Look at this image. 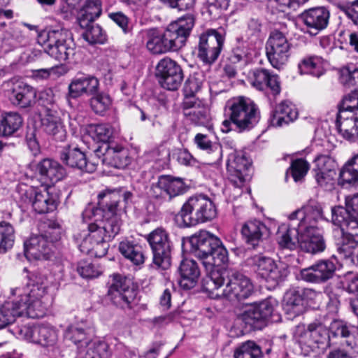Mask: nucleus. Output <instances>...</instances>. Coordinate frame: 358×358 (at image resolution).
Segmentation results:
<instances>
[{"instance_id":"35","label":"nucleus","mask_w":358,"mask_h":358,"mask_svg":"<svg viewBox=\"0 0 358 358\" xmlns=\"http://www.w3.org/2000/svg\"><path fill=\"white\" fill-rule=\"evenodd\" d=\"M300 74H309L319 78L324 73V59L317 55H308L303 57L298 64Z\"/></svg>"},{"instance_id":"61","label":"nucleus","mask_w":358,"mask_h":358,"mask_svg":"<svg viewBox=\"0 0 358 358\" xmlns=\"http://www.w3.org/2000/svg\"><path fill=\"white\" fill-rule=\"evenodd\" d=\"M308 169L309 164L306 161L302 159H296L287 170L286 177L290 175L295 182L300 181L306 175Z\"/></svg>"},{"instance_id":"44","label":"nucleus","mask_w":358,"mask_h":358,"mask_svg":"<svg viewBox=\"0 0 358 358\" xmlns=\"http://www.w3.org/2000/svg\"><path fill=\"white\" fill-rule=\"evenodd\" d=\"M162 177L163 178L162 185L165 187L169 200L183 194L187 191L188 186L186 185L182 178L169 175H163Z\"/></svg>"},{"instance_id":"41","label":"nucleus","mask_w":358,"mask_h":358,"mask_svg":"<svg viewBox=\"0 0 358 358\" xmlns=\"http://www.w3.org/2000/svg\"><path fill=\"white\" fill-rule=\"evenodd\" d=\"M161 36L164 53L177 51L185 44L181 36H180V34L170 24L164 31H161Z\"/></svg>"},{"instance_id":"13","label":"nucleus","mask_w":358,"mask_h":358,"mask_svg":"<svg viewBox=\"0 0 358 358\" xmlns=\"http://www.w3.org/2000/svg\"><path fill=\"white\" fill-rule=\"evenodd\" d=\"M116 189H105L98 194V206L88 204L83 212V221H99L104 213H115L118 210L119 197Z\"/></svg>"},{"instance_id":"22","label":"nucleus","mask_w":358,"mask_h":358,"mask_svg":"<svg viewBox=\"0 0 358 358\" xmlns=\"http://www.w3.org/2000/svg\"><path fill=\"white\" fill-rule=\"evenodd\" d=\"M36 174L43 185L50 186L62 180L66 171L58 162L46 158L36 164Z\"/></svg>"},{"instance_id":"12","label":"nucleus","mask_w":358,"mask_h":358,"mask_svg":"<svg viewBox=\"0 0 358 358\" xmlns=\"http://www.w3.org/2000/svg\"><path fill=\"white\" fill-rule=\"evenodd\" d=\"M59 234L53 229L45 231L44 235L31 236L24 241V255L29 261L45 260L50 258L52 243L59 239Z\"/></svg>"},{"instance_id":"9","label":"nucleus","mask_w":358,"mask_h":358,"mask_svg":"<svg viewBox=\"0 0 358 358\" xmlns=\"http://www.w3.org/2000/svg\"><path fill=\"white\" fill-rule=\"evenodd\" d=\"M148 241L152 252V268L165 271L171 265L173 245L168 232L162 228H157L148 236Z\"/></svg>"},{"instance_id":"19","label":"nucleus","mask_w":358,"mask_h":358,"mask_svg":"<svg viewBox=\"0 0 358 358\" xmlns=\"http://www.w3.org/2000/svg\"><path fill=\"white\" fill-rule=\"evenodd\" d=\"M275 301L268 299L258 304L251 305L245 308L239 318L246 325L253 329H262V322L273 313Z\"/></svg>"},{"instance_id":"48","label":"nucleus","mask_w":358,"mask_h":358,"mask_svg":"<svg viewBox=\"0 0 358 358\" xmlns=\"http://www.w3.org/2000/svg\"><path fill=\"white\" fill-rule=\"evenodd\" d=\"M340 178L343 182L348 184L358 181V153L344 165L340 172Z\"/></svg>"},{"instance_id":"23","label":"nucleus","mask_w":358,"mask_h":358,"mask_svg":"<svg viewBox=\"0 0 358 358\" xmlns=\"http://www.w3.org/2000/svg\"><path fill=\"white\" fill-rule=\"evenodd\" d=\"M329 12L324 7H316L306 10L301 14V19L307 27V32L315 36L327 27Z\"/></svg>"},{"instance_id":"34","label":"nucleus","mask_w":358,"mask_h":358,"mask_svg":"<svg viewBox=\"0 0 358 358\" xmlns=\"http://www.w3.org/2000/svg\"><path fill=\"white\" fill-rule=\"evenodd\" d=\"M332 222L334 224L338 226L342 232L345 230L353 229L358 225L356 217L353 216V212L351 209L342 206L334 207L331 209Z\"/></svg>"},{"instance_id":"6","label":"nucleus","mask_w":358,"mask_h":358,"mask_svg":"<svg viewBox=\"0 0 358 358\" xmlns=\"http://www.w3.org/2000/svg\"><path fill=\"white\" fill-rule=\"evenodd\" d=\"M68 30L48 29L41 31L38 35V43L43 50L51 57L59 62L66 61L70 56L74 55L72 43L69 41Z\"/></svg>"},{"instance_id":"32","label":"nucleus","mask_w":358,"mask_h":358,"mask_svg":"<svg viewBox=\"0 0 358 358\" xmlns=\"http://www.w3.org/2000/svg\"><path fill=\"white\" fill-rule=\"evenodd\" d=\"M93 328L85 322L71 325L66 331L65 337L71 341L78 348L87 346L91 340L90 336L93 334Z\"/></svg>"},{"instance_id":"29","label":"nucleus","mask_w":358,"mask_h":358,"mask_svg":"<svg viewBox=\"0 0 358 358\" xmlns=\"http://www.w3.org/2000/svg\"><path fill=\"white\" fill-rule=\"evenodd\" d=\"M36 90L31 86L19 83L12 90L10 101L12 103L21 108L32 107L35 103Z\"/></svg>"},{"instance_id":"47","label":"nucleus","mask_w":358,"mask_h":358,"mask_svg":"<svg viewBox=\"0 0 358 358\" xmlns=\"http://www.w3.org/2000/svg\"><path fill=\"white\" fill-rule=\"evenodd\" d=\"M229 6V0H204L202 10L210 18L217 19L227 10Z\"/></svg>"},{"instance_id":"2","label":"nucleus","mask_w":358,"mask_h":358,"mask_svg":"<svg viewBox=\"0 0 358 358\" xmlns=\"http://www.w3.org/2000/svg\"><path fill=\"white\" fill-rule=\"evenodd\" d=\"M225 281L222 295L230 301L247 299L254 291L253 284L248 277L237 271L222 268L208 273L203 280V287L206 291L213 292L220 288Z\"/></svg>"},{"instance_id":"56","label":"nucleus","mask_w":358,"mask_h":358,"mask_svg":"<svg viewBox=\"0 0 358 358\" xmlns=\"http://www.w3.org/2000/svg\"><path fill=\"white\" fill-rule=\"evenodd\" d=\"M23 41V36L20 29L17 27H12L7 29L2 36L3 46H7L10 49L19 46Z\"/></svg>"},{"instance_id":"62","label":"nucleus","mask_w":358,"mask_h":358,"mask_svg":"<svg viewBox=\"0 0 358 358\" xmlns=\"http://www.w3.org/2000/svg\"><path fill=\"white\" fill-rule=\"evenodd\" d=\"M108 17L121 29L124 34H132L133 25L130 19L122 12L109 13Z\"/></svg>"},{"instance_id":"30","label":"nucleus","mask_w":358,"mask_h":358,"mask_svg":"<svg viewBox=\"0 0 358 358\" xmlns=\"http://www.w3.org/2000/svg\"><path fill=\"white\" fill-rule=\"evenodd\" d=\"M180 279L179 284L185 289H190L196 286L200 277V270L197 263L192 259H185L179 266Z\"/></svg>"},{"instance_id":"27","label":"nucleus","mask_w":358,"mask_h":358,"mask_svg":"<svg viewBox=\"0 0 358 358\" xmlns=\"http://www.w3.org/2000/svg\"><path fill=\"white\" fill-rule=\"evenodd\" d=\"M299 245L301 250L309 252L316 253L322 252L325 248V243L322 236L317 229H310L303 227L299 229Z\"/></svg>"},{"instance_id":"50","label":"nucleus","mask_w":358,"mask_h":358,"mask_svg":"<svg viewBox=\"0 0 358 358\" xmlns=\"http://www.w3.org/2000/svg\"><path fill=\"white\" fill-rule=\"evenodd\" d=\"M262 355L261 348L252 341L241 343L236 348L234 354V358H259Z\"/></svg>"},{"instance_id":"7","label":"nucleus","mask_w":358,"mask_h":358,"mask_svg":"<svg viewBox=\"0 0 358 358\" xmlns=\"http://www.w3.org/2000/svg\"><path fill=\"white\" fill-rule=\"evenodd\" d=\"M339 134L350 141L358 140V92L345 96L339 106L336 120Z\"/></svg>"},{"instance_id":"40","label":"nucleus","mask_w":358,"mask_h":358,"mask_svg":"<svg viewBox=\"0 0 358 358\" xmlns=\"http://www.w3.org/2000/svg\"><path fill=\"white\" fill-rule=\"evenodd\" d=\"M331 332L335 336L346 338V344L352 349L358 352V329H350L349 327L340 322H335L331 327Z\"/></svg>"},{"instance_id":"53","label":"nucleus","mask_w":358,"mask_h":358,"mask_svg":"<svg viewBox=\"0 0 358 358\" xmlns=\"http://www.w3.org/2000/svg\"><path fill=\"white\" fill-rule=\"evenodd\" d=\"M229 60L231 63L238 64L239 67H244L249 63L248 48L242 41L238 39V44L233 48Z\"/></svg>"},{"instance_id":"57","label":"nucleus","mask_w":358,"mask_h":358,"mask_svg":"<svg viewBox=\"0 0 358 358\" xmlns=\"http://www.w3.org/2000/svg\"><path fill=\"white\" fill-rule=\"evenodd\" d=\"M93 137L102 143H108L113 138L114 128L109 124L101 123L91 126Z\"/></svg>"},{"instance_id":"31","label":"nucleus","mask_w":358,"mask_h":358,"mask_svg":"<svg viewBox=\"0 0 358 358\" xmlns=\"http://www.w3.org/2000/svg\"><path fill=\"white\" fill-rule=\"evenodd\" d=\"M297 117L295 106L290 102L282 101L276 106L271 117V124L273 127H281L293 122Z\"/></svg>"},{"instance_id":"1","label":"nucleus","mask_w":358,"mask_h":358,"mask_svg":"<svg viewBox=\"0 0 358 358\" xmlns=\"http://www.w3.org/2000/svg\"><path fill=\"white\" fill-rule=\"evenodd\" d=\"M27 278L24 287L10 289V294L18 298L0 306V329L13 324L18 317L38 318L45 315L41 299L46 292V278L38 272H32Z\"/></svg>"},{"instance_id":"54","label":"nucleus","mask_w":358,"mask_h":358,"mask_svg":"<svg viewBox=\"0 0 358 358\" xmlns=\"http://www.w3.org/2000/svg\"><path fill=\"white\" fill-rule=\"evenodd\" d=\"M36 332L39 334L38 344L43 346L53 345L57 340V331L49 324H40Z\"/></svg>"},{"instance_id":"59","label":"nucleus","mask_w":358,"mask_h":358,"mask_svg":"<svg viewBox=\"0 0 358 358\" xmlns=\"http://www.w3.org/2000/svg\"><path fill=\"white\" fill-rule=\"evenodd\" d=\"M148 37L146 47L150 52L155 55L164 53L161 31L150 29L148 33Z\"/></svg>"},{"instance_id":"43","label":"nucleus","mask_w":358,"mask_h":358,"mask_svg":"<svg viewBox=\"0 0 358 358\" xmlns=\"http://www.w3.org/2000/svg\"><path fill=\"white\" fill-rule=\"evenodd\" d=\"M283 308L287 313L293 316L299 315L302 312L303 299L298 290L290 289L286 292L283 299Z\"/></svg>"},{"instance_id":"38","label":"nucleus","mask_w":358,"mask_h":358,"mask_svg":"<svg viewBox=\"0 0 358 358\" xmlns=\"http://www.w3.org/2000/svg\"><path fill=\"white\" fill-rule=\"evenodd\" d=\"M22 117L15 112L6 113L0 117V136H10L22 124Z\"/></svg>"},{"instance_id":"33","label":"nucleus","mask_w":358,"mask_h":358,"mask_svg":"<svg viewBox=\"0 0 358 358\" xmlns=\"http://www.w3.org/2000/svg\"><path fill=\"white\" fill-rule=\"evenodd\" d=\"M266 231L267 227L266 225L257 220L245 222L241 229L242 235L245 241L253 248L258 245Z\"/></svg>"},{"instance_id":"58","label":"nucleus","mask_w":358,"mask_h":358,"mask_svg":"<svg viewBox=\"0 0 358 358\" xmlns=\"http://www.w3.org/2000/svg\"><path fill=\"white\" fill-rule=\"evenodd\" d=\"M329 330L322 324L312 323L308 325L306 334L311 338L315 343H324L329 338Z\"/></svg>"},{"instance_id":"20","label":"nucleus","mask_w":358,"mask_h":358,"mask_svg":"<svg viewBox=\"0 0 358 358\" xmlns=\"http://www.w3.org/2000/svg\"><path fill=\"white\" fill-rule=\"evenodd\" d=\"M322 209L321 205L314 201L310 200L306 205L301 209H298L292 213L289 219L291 222H297L296 226L301 229L303 227H308L310 229H317L316 224L319 220L322 219Z\"/></svg>"},{"instance_id":"36","label":"nucleus","mask_w":358,"mask_h":358,"mask_svg":"<svg viewBox=\"0 0 358 358\" xmlns=\"http://www.w3.org/2000/svg\"><path fill=\"white\" fill-rule=\"evenodd\" d=\"M186 109H191L188 113L185 112V115L189 116V120L196 125H206L210 120V113L208 108L200 106L199 103L193 102L191 100H186L184 102Z\"/></svg>"},{"instance_id":"18","label":"nucleus","mask_w":358,"mask_h":358,"mask_svg":"<svg viewBox=\"0 0 358 358\" xmlns=\"http://www.w3.org/2000/svg\"><path fill=\"white\" fill-rule=\"evenodd\" d=\"M156 74L162 87L168 90H176L183 80V73L180 65L168 57L159 62Z\"/></svg>"},{"instance_id":"11","label":"nucleus","mask_w":358,"mask_h":358,"mask_svg":"<svg viewBox=\"0 0 358 358\" xmlns=\"http://www.w3.org/2000/svg\"><path fill=\"white\" fill-rule=\"evenodd\" d=\"M20 194L22 201L31 204L34 210L39 214L52 212L59 204L58 196L50 193L48 189L41 190L25 186L24 188L20 187Z\"/></svg>"},{"instance_id":"51","label":"nucleus","mask_w":358,"mask_h":358,"mask_svg":"<svg viewBox=\"0 0 358 358\" xmlns=\"http://www.w3.org/2000/svg\"><path fill=\"white\" fill-rule=\"evenodd\" d=\"M90 99L92 110L98 115H103L109 109L112 103L110 96L106 93L98 92Z\"/></svg>"},{"instance_id":"4","label":"nucleus","mask_w":358,"mask_h":358,"mask_svg":"<svg viewBox=\"0 0 358 358\" xmlns=\"http://www.w3.org/2000/svg\"><path fill=\"white\" fill-rule=\"evenodd\" d=\"M226 113L229 119L223 121L222 126L227 131L248 132L258 124L261 117L258 106L251 99L244 96L229 100Z\"/></svg>"},{"instance_id":"37","label":"nucleus","mask_w":358,"mask_h":358,"mask_svg":"<svg viewBox=\"0 0 358 358\" xmlns=\"http://www.w3.org/2000/svg\"><path fill=\"white\" fill-rule=\"evenodd\" d=\"M119 251L134 265L139 266L145 262V257L141 246L133 241L125 240L120 242Z\"/></svg>"},{"instance_id":"3","label":"nucleus","mask_w":358,"mask_h":358,"mask_svg":"<svg viewBox=\"0 0 358 358\" xmlns=\"http://www.w3.org/2000/svg\"><path fill=\"white\" fill-rule=\"evenodd\" d=\"M190 252L201 261L206 275L219 270L229 261L228 251L221 240L207 231H200L189 238Z\"/></svg>"},{"instance_id":"45","label":"nucleus","mask_w":358,"mask_h":358,"mask_svg":"<svg viewBox=\"0 0 358 358\" xmlns=\"http://www.w3.org/2000/svg\"><path fill=\"white\" fill-rule=\"evenodd\" d=\"M105 217L99 220V223L106 234V238L111 240L120 231L122 221L117 213H104Z\"/></svg>"},{"instance_id":"16","label":"nucleus","mask_w":358,"mask_h":358,"mask_svg":"<svg viewBox=\"0 0 358 358\" xmlns=\"http://www.w3.org/2000/svg\"><path fill=\"white\" fill-rule=\"evenodd\" d=\"M251 164L243 151L234 150L229 154L227 163L228 178L236 187H241L249 179Z\"/></svg>"},{"instance_id":"49","label":"nucleus","mask_w":358,"mask_h":358,"mask_svg":"<svg viewBox=\"0 0 358 358\" xmlns=\"http://www.w3.org/2000/svg\"><path fill=\"white\" fill-rule=\"evenodd\" d=\"M15 241L13 226L6 222H0V253H5L12 248Z\"/></svg>"},{"instance_id":"28","label":"nucleus","mask_w":358,"mask_h":358,"mask_svg":"<svg viewBox=\"0 0 358 358\" xmlns=\"http://www.w3.org/2000/svg\"><path fill=\"white\" fill-rule=\"evenodd\" d=\"M282 224L279 226L276 234L278 243L282 248L294 250L299 245V227H296V223Z\"/></svg>"},{"instance_id":"24","label":"nucleus","mask_w":358,"mask_h":358,"mask_svg":"<svg viewBox=\"0 0 358 358\" xmlns=\"http://www.w3.org/2000/svg\"><path fill=\"white\" fill-rule=\"evenodd\" d=\"M61 160L70 167L78 169L82 171L93 173L96 169L99 162H89L84 152L70 145L65 147L60 155Z\"/></svg>"},{"instance_id":"10","label":"nucleus","mask_w":358,"mask_h":358,"mask_svg":"<svg viewBox=\"0 0 358 358\" xmlns=\"http://www.w3.org/2000/svg\"><path fill=\"white\" fill-rule=\"evenodd\" d=\"M108 295L112 303L122 309L131 308L137 289L131 280L120 274L111 275Z\"/></svg>"},{"instance_id":"42","label":"nucleus","mask_w":358,"mask_h":358,"mask_svg":"<svg viewBox=\"0 0 358 358\" xmlns=\"http://www.w3.org/2000/svg\"><path fill=\"white\" fill-rule=\"evenodd\" d=\"M161 36L164 53L177 51L185 44L181 36H180V34L170 24L164 31H161Z\"/></svg>"},{"instance_id":"64","label":"nucleus","mask_w":358,"mask_h":358,"mask_svg":"<svg viewBox=\"0 0 358 358\" xmlns=\"http://www.w3.org/2000/svg\"><path fill=\"white\" fill-rule=\"evenodd\" d=\"M341 287L350 294L358 293V275L352 272L345 273L341 279Z\"/></svg>"},{"instance_id":"39","label":"nucleus","mask_w":358,"mask_h":358,"mask_svg":"<svg viewBox=\"0 0 358 358\" xmlns=\"http://www.w3.org/2000/svg\"><path fill=\"white\" fill-rule=\"evenodd\" d=\"M89 222L88 224V234L85 235L80 243V250L82 252H88L89 248L87 247L88 243L92 242H101L102 241L108 240L106 234L104 233L101 225L99 221H85Z\"/></svg>"},{"instance_id":"5","label":"nucleus","mask_w":358,"mask_h":358,"mask_svg":"<svg viewBox=\"0 0 358 358\" xmlns=\"http://www.w3.org/2000/svg\"><path fill=\"white\" fill-rule=\"evenodd\" d=\"M179 215L184 224L191 227L213 220L217 210L208 196L200 194L190 196L182 205Z\"/></svg>"},{"instance_id":"46","label":"nucleus","mask_w":358,"mask_h":358,"mask_svg":"<svg viewBox=\"0 0 358 358\" xmlns=\"http://www.w3.org/2000/svg\"><path fill=\"white\" fill-rule=\"evenodd\" d=\"M195 16L192 12H189L187 14L181 16L174 23L170 24L173 29L180 34V36L183 38L186 43L190 32L194 25Z\"/></svg>"},{"instance_id":"14","label":"nucleus","mask_w":358,"mask_h":358,"mask_svg":"<svg viewBox=\"0 0 358 358\" xmlns=\"http://www.w3.org/2000/svg\"><path fill=\"white\" fill-rule=\"evenodd\" d=\"M224 38L215 29H208L199 36L197 45V57L204 64L210 65L218 58Z\"/></svg>"},{"instance_id":"60","label":"nucleus","mask_w":358,"mask_h":358,"mask_svg":"<svg viewBox=\"0 0 358 358\" xmlns=\"http://www.w3.org/2000/svg\"><path fill=\"white\" fill-rule=\"evenodd\" d=\"M194 141L198 148L208 153L215 152L219 155L221 153L220 145L217 142H213L208 135L200 133L197 134L194 137Z\"/></svg>"},{"instance_id":"63","label":"nucleus","mask_w":358,"mask_h":358,"mask_svg":"<svg viewBox=\"0 0 358 358\" xmlns=\"http://www.w3.org/2000/svg\"><path fill=\"white\" fill-rule=\"evenodd\" d=\"M40 324H27L17 327V334L21 338L38 343L39 334L36 332Z\"/></svg>"},{"instance_id":"21","label":"nucleus","mask_w":358,"mask_h":358,"mask_svg":"<svg viewBox=\"0 0 358 358\" xmlns=\"http://www.w3.org/2000/svg\"><path fill=\"white\" fill-rule=\"evenodd\" d=\"M336 265L329 259L317 261L308 268L302 269V280L313 283H321L331 279L335 273Z\"/></svg>"},{"instance_id":"25","label":"nucleus","mask_w":358,"mask_h":358,"mask_svg":"<svg viewBox=\"0 0 358 358\" xmlns=\"http://www.w3.org/2000/svg\"><path fill=\"white\" fill-rule=\"evenodd\" d=\"M41 127L44 132L57 141H64L66 138L65 127L55 109H48L41 118Z\"/></svg>"},{"instance_id":"17","label":"nucleus","mask_w":358,"mask_h":358,"mask_svg":"<svg viewBox=\"0 0 358 358\" xmlns=\"http://www.w3.org/2000/svg\"><path fill=\"white\" fill-rule=\"evenodd\" d=\"M97 162L116 169H124L131 163L128 150L120 146L101 143L94 150Z\"/></svg>"},{"instance_id":"26","label":"nucleus","mask_w":358,"mask_h":358,"mask_svg":"<svg viewBox=\"0 0 358 358\" xmlns=\"http://www.w3.org/2000/svg\"><path fill=\"white\" fill-rule=\"evenodd\" d=\"M99 86L98 79L93 76L84 75L76 77L69 85V94L73 99L85 94H95L98 92Z\"/></svg>"},{"instance_id":"52","label":"nucleus","mask_w":358,"mask_h":358,"mask_svg":"<svg viewBox=\"0 0 358 358\" xmlns=\"http://www.w3.org/2000/svg\"><path fill=\"white\" fill-rule=\"evenodd\" d=\"M83 34V38L90 43H104L107 40L106 33L101 26L97 24H92L85 27Z\"/></svg>"},{"instance_id":"8","label":"nucleus","mask_w":358,"mask_h":358,"mask_svg":"<svg viewBox=\"0 0 358 358\" xmlns=\"http://www.w3.org/2000/svg\"><path fill=\"white\" fill-rule=\"evenodd\" d=\"M245 262L258 277L273 287L283 280L289 274L288 267L285 264L276 263L272 258L262 254L248 257Z\"/></svg>"},{"instance_id":"55","label":"nucleus","mask_w":358,"mask_h":358,"mask_svg":"<svg viewBox=\"0 0 358 358\" xmlns=\"http://www.w3.org/2000/svg\"><path fill=\"white\" fill-rule=\"evenodd\" d=\"M111 352L108 344L104 341H95L91 343L84 358H109Z\"/></svg>"},{"instance_id":"15","label":"nucleus","mask_w":358,"mask_h":358,"mask_svg":"<svg viewBox=\"0 0 358 358\" xmlns=\"http://www.w3.org/2000/svg\"><path fill=\"white\" fill-rule=\"evenodd\" d=\"M290 46V43L282 32H271L266 44V53L273 67L279 69L288 62Z\"/></svg>"}]
</instances>
